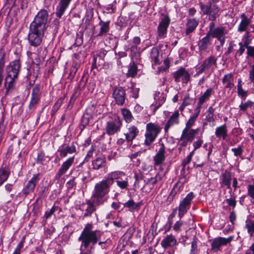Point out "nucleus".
<instances>
[{
	"label": "nucleus",
	"instance_id": "obj_1",
	"mask_svg": "<svg viewBox=\"0 0 254 254\" xmlns=\"http://www.w3.org/2000/svg\"><path fill=\"white\" fill-rule=\"evenodd\" d=\"M47 21L48 12L45 9H41L30 26L28 39L31 46L37 47L41 44L47 28Z\"/></svg>",
	"mask_w": 254,
	"mask_h": 254
},
{
	"label": "nucleus",
	"instance_id": "obj_2",
	"mask_svg": "<svg viewBox=\"0 0 254 254\" xmlns=\"http://www.w3.org/2000/svg\"><path fill=\"white\" fill-rule=\"evenodd\" d=\"M93 226L91 223H88L83 229L81 235L78 238V241H81V250L83 247L85 249H87L90 244H91L90 250H87L82 254H91V250L94 248V245L101 239L103 234L100 231H92Z\"/></svg>",
	"mask_w": 254,
	"mask_h": 254
},
{
	"label": "nucleus",
	"instance_id": "obj_3",
	"mask_svg": "<svg viewBox=\"0 0 254 254\" xmlns=\"http://www.w3.org/2000/svg\"><path fill=\"white\" fill-rule=\"evenodd\" d=\"M111 186L105 179L96 184L91 198L96 202L103 205L108 199L107 195L110 192Z\"/></svg>",
	"mask_w": 254,
	"mask_h": 254
},
{
	"label": "nucleus",
	"instance_id": "obj_4",
	"mask_svg": "<svg viewBox=\"0 0 254 254\" xmlns=\"http://www.w3.org/2000/svg\"><path fill=\"white\" fill-rule=\"evenodd\" d=\"M162 128L158 125L152 123H148L146 126L144 145H151L161 132Z\"/></svg>",
	"mask_w": 254,
	"mask_h": 254
},
{
	"label": "nucleus",
	"instance_id": "obj_5",
	"mask_svg": "<svg viewBox=\"0 0 254 254\" xmlns=\"http://www.w3.org/2000/svg\"><path fill=\"white\" fill-rule=\"evenodd\" d=\"M216 3H213L212 1L206 3H199L202 14L208 16V19L210 21L215 20L219 16V8Z\"/></svg>",
	"mask_w": 254,
	"mask_h": 254
},
{
	"label": "nucleus",
	"instance_id": "obj_6",
	"mask_svg": "<svg viewBox=\"0 0 254 254\" xmlns=\"http://www.w3.org/2000/svg\"><path fill=\"white\" fill-rule=\"evenodd\" d=\"M122 125V119L116 116L106 123L105 132L109 136L113 135L121 130Z\"/></svg>",
	"mask_w": 254,
	"mask_h": 254
},
{
	"label": "nucleus",
	"instance_id": "obj_7",
	"mask_svg": "<svg viewBox=\"0 0 254 254\" xmlns=\"http://www.w3.org/2000/svg\"><path fill=\"white\" fill-rule=\"evenodd\" d=\"M194 195L192 192L189 193L187 196L182 200L178 207V216L181 219L190 208L191 201Z\"/></svg>",
	"mask_w": 254,
	"mask_h": 254
},
{
	"label": "nucleus",
	"instance_id": "obj_8",
	"mask_svg": "<svg viewBox=\"0 0 254 254\" xmlns=\"http://www.w3.org/2000/svg\"><path fill=\"white\" fill-rule=\"evenodd\" d=\"M217 58L215 56L211 55L206 58L202 64L197 67L198 70L195 75H199L203 72L208 71L213 65H216Z\"/></svg>",
	"mask_w": 254,
	"mask_h": 254
},
{
	"label": "nucleus",
	"instance_id": "obj_9",
	"mask_svg": "<svg viewBox=\"0 0 254 254\" xmlns=\"http://www.w3.org/2000/svg\"><path fill=\"white\" fill-rule=\"evenodd\" d=\"M21 68V63L19 60H16L10 62L6 66V75L17 78Z\"/></svg>",
	"mask_w": 254,
	"mask_h": 254
},
{
	"label": "nucleus",
	"instance_id": "obj_10",
	"mask_svg": "<svg viewBox=\"0 0 254 254\" xmlns=\"http://www.w3.org/2000/svg\"><path fill=\"white\" fill-rule=\"evenodd\" d=\"M170 19L168 16L164 15L161 18L157 27V35L160 39L166 37L167 30L170 24Z\"/></svg>",
	"mask_w": 254,
	"mask_h": 254
},
{
	"label": "nucleus",
	"instance_id": "obj_11",
	"mask_svg": "<svg viewBox=\"0 0 254 254\" xmlns=\"http://www.w3.org/2000/svg\"><path fill=\"white\" fill-rule=\"evenodd\" d=\"M113 97L115 99V103L119 106H123L126 99L125 90L122 87H116L113 92Z\"/></svg>",
	"mask_w": 254,
	"mask_h": 254
},
{
	"label": "nucleus",
	"instance_id": "obj_12",
	"mask_svg": "<svg viewBox=\"0 0 254 254\" xmlns=\"http://www.w3.org/2000/svg\"><path fill=\"white\" fill-rule=\"evenodd\" d=\"M102 205L98 202H96L94 199L91 197L90 199L86 200L85 204H82L83 208L84 209V213L83 214V217H87L91 216V214L96 211L97 207Z\"/></svg>",
	"mask_w": 254,
	"mask_h": 254
},
{
	"label": "nucleus",
	"instance_id": "obj_13",
	"mask_svg": "<svg viewBox=\"0 0 254 254\" xmlns=\"http://www.w3.org/2000/svg\"><path fill=\"white\" fill-rule=\"evenodd\" d=\"M233 237L230 236L227 238L217 237L214 238L211 244V249L213 252H218L222 246L227 245L232 240Z\"/></svg>",
	"mask_w": 254,
	"mask_h": 254
},
{
	"label": "nucleus",
	"instance_id": "obj_14",
	"mask_svg": "<svg viewBox=\"0 0 254 254\" xmlns=\"http://www.w3.org/2000/svg\"><path fill=\"white\" fill-rule=\"evenodd\" d=\"M173 75L176 82H179L182 79L183 83H188L190 80V74L183 67L173 72Z\"/></svg>",
	"mask_w": 254,
	"mask_h": 254
},
{
	"label": "nucleus",
	"instance_id": "obj_15",
	"mask_svg": "<svg viewBox=\"0 0 254 254\" xmlns=\"http://www.w3.org/2000/svg\"><path fill=\"white\" fill-rule=\"evenodd\" d=\"M39 174L34 175L32 179L28 182L22 190V192L25 195H27L33 191L36 184L39 180Z\"/></svg>",
	"mask_w": 254,
	"mask_h": 254
},
{
	"label": "nucleus",
	"instance_id": "obj_16",
	"mask_svg": "<svg viewBox=\"0 0 254 254\" xmlns=\"http://www.w3.org/2000/svg\"><path fill=\"white\" fill-rule=\"evenodd\" d=\"M40 87L39 85L37 84L33 87L32 93V97L29 105V109L32 110L34 109L38 103L40 99Z\"/></svg>",
	"mask_w": 254,
	"mask_h": 254
},
{
	"label": "nucleus",
	"instance_id": "obj_17",
	"mask_svg": "<svg viewBox=\"0 0 254 254\" xmlns=\"http://www.w3.org/2000/svg\"><path fill=\"white\" fill-rule=\"evenodd\" d=\"M139 133L138 128L133 125L128 126L126 132L124 133L126 140L128 142H132Z\"/></svg>",
	"mask_w": 254,
	"mask_h": 254
},
{
	"label": "nucleus",
	"instance_id": "obj_18",
	"mask_svg": "<svg viewBox=\"0 0 254 254\" xmlns=\"http://www.w3.org/2000/svg\"><path fill=\"white\" fill-rule=\"evenodd\" d=\"M177 244V239L172 234L167 235L161 242L162 248L166 249L168 248H172Z\"/></svg>",
	"mask_w": 254,
	"mask_h": 254
},
{
	"label": "nucleus",
	"instance_id": "obj_19",
	"mask_svg": "<svg viewBox=\"0 0 254 254\" xmlns=\"http://www.w3.org/2000/svg\"><path fill=\"white\" fill-rule=\"evenodd\" d=\"M165 146L163 143H161L157 154L153 157L155 165L158 166L163 163L165 160Z\"/></svg>",
	"mask_w": 254,
	"mask_h": 254
},
{
	"label": "nucleus",
	"instance_id": "obj_20",
	"mask_svg": "<svg viewBox=\"0 0 254 254\" xmlns=\"http://www.w3.org/2000/svg\"><path fill=\"white\" fill-rule=\"evenodd\" d=\"M198 129H189L185 128L182 133L181 139H186L191 142L197 133Z\"/></svg>",
	"mask_w": 254,
	"mask_h": 254
},
{
	"label": "nucleus",
	"instance_id": "obj_21",
	"mask_svg": "<svg viewBox=\"0 0 254 254\" xmlns=\"http://www.w3.org/2000/svg\"><path fill=\"white\" fill-rule=\"evenodd\" d=\"M241 22L238 27V31L239 32L247 31L248 26L252 22V20L249 18L244 13L241 14Z\"/></svg>",
	"mask_w": 254,
	"mask_h": 254
},
{
	"label": "nucleus",
	"instance_id": "obj_22",
	"mask_svg": "<svg viewBox=\"0 0 254 254\" xmlns=\"http://www.w3.org/2000/svg\"><path fill=\"white\" fill-rule=\"evenodd\" d=\"M232 180L231 173L230 172L225 170L222 173L220 177V184L221 186H225L227 189H231V181Z\"/></svg>",
	"mask_w": 254,
	"mask_h": 254
},
{
	"label": "nucleus",
	"instance_id": "obj_23",
	"mask_svg": "<svg viewBox=\"0 0 254 254\" xmlns=\"http://www.w3.org/2000/svg\"><path fill=\"white\" fill-rule=\"evenodd\" d=\"M17 78H13L12 77L6 76L5 78L4 86L6 89L5 95L11 93L15 88V82Z\"/></svg>",
	"mask_w": 254,
	"mask_h": 254
},
{
	"label": "nucleus",
	"instance_id": "obj_24",
	"mask_svg": "<svg viewBox=\"0 0 254 254\" xmlns=\"http://www.w3.org/2000/svg\"><path fill=\"white\" fill-rule=\"evenodd\" d=\"M126 174L123 171H114L108 174V178L105 179L109 184L112 186L115 180H120L122 179V177H125Z\"/></svg>",
	"mask_w": 254,
	"mask_h": 254
},
{
	"label": "nucleus",
	"instance_id": "obj_25",
	"mask_svg": "<svg viewBox=\"0 0 254 254\" xmlns=\"http://www.w3.org/2000/svg\"><path fill=\"white\" fill-rule=\"evenodd\" d=\"M183 185L184 182H181L180 180L178 181L175 184L173 188L167 197V201L170 203L173 201L176 195L181 191V189L183 188Z\"/></svg>",
	"mask_w": 254,
	"mask_h": 254
},
{
	"label": "nucleus",
	"instance_id": "obj_26",
	"mask_svg": "<svg viewBox=\"0 0 254 254\" xmlns=\"http://www.w3.org/2000/svg\"><path fill=\"white\" fill-rule=\"evenodd\" d=\"M179 113L178 111H175L170 117L166 124L165 125L164 130L166 132H168L169 128L174 125L179 123Z\"/></svg>",
	"mask_w": 254,
	"mask_h": 254
},
{
	"label": "nucleus",
	"instance_id": "obj_27",
	"mask_svg": "<svg viewBox=\"0 0 254 254\" xmlns=\"http://www.w3.org/2000/svg\"><path fill=\"white\" fill-rule=\"evenodd\" d=\"M198 24V20L195 18L188 17L186 23V33L188 35L192 32Z\"/></svg>",
	"mask_w": 254,
	"mask_h": 254
},
{
	"label": "nucleus",
	"instance_id": "obj_28",
	"mask_svg": "<svg viewBox=\"0 0 254 254\" xmlns=\"http://www.w3.org/2000/svg\"><path fill=\"white\" fill-rule=\"evenodd\" d=\"M215 134L217 138L225 140L228 136V130L225 124L216 127Z\"/></svg>",
	"mask_w": 254,
	"mask_h": 254
},
{
	"label": "nucleus",
	"instance_id": "obj_29",
	"mask_svg": "<svg viewBox=\"0 0 254 254\" xmlns=\"http://www.w3.org/2000/svg\"><path fill=\"white\" fill-rule=\"evenodd\" d=\"M233 81L234 74L232 73H230L224 76L222 81L225 88L231 89L234 86Z\"/></svg>",
	"mask_w": 254,
	"mask_h": 254
},
{
	"label": "nucleus",
	"instance_id": "obj_30",
	"mask_svg": "<svg viewBox=\"0 0 254 254\" xmlns=\"http://www.w3.org/2000/svg\"><path fill=\"white\" fill-rule=\"evenodd\" d=\"M74 161V157L69 158L67 160L64 162L61 167L60 168L58 175L59 177H61L63 174L68 170L69 167L71 166Z\"/></svg>",
	"mask_w": 254,
	"mask_h": 254
},
{
	"label": "nucleus",
	"instance_id": "obj_31",
	"mask_svg": "<svg viewBox=\"0 0 254 254\" xmlns=\"http://www.w3.org/2000/svg\"><path fill=\"white\" fill-rule=\"evenodd\" d=\"M62 157H65L67 154H71L76 151V147L73 143L71 145H67L65 147L60 148L58 150Z\"/></svg>",
	"mask_w": 254,
	"mask_h": 254
},
{
	"label": "nucleus",
	"instance_id": "obj_32",
	"mask_svg": "<svg viewBox=\"0 0 254 254\" xmlns=\"http://www.w3.org/2000/svg\"><path fill=\"white\" fill-rule=\"evenodd\" d=\"M166 97L164 94L160 93L159 91H156L154 94L155 110L158 109L164 103Z\"/></svg>",
	"mask_w": 254,
	"mask_h": 254
},
{
	"label": "nucleus",
	"instance_id": "obj_33",
	"mask_svg": "<svg viewBox=\"0 0 254 254\" xmlns=\"http://www.w3.org/2000/svg\"><path fill=\"white\" fill-rule=\"evenodd\" d=\"M106 164V159L105 157H98L92 161L93 169L98 170L105 167Z\"/></svg>",
	"mask_w": 254,
	"mask_h": 254
},
{
	"label": "nucleus",
	"instance_id": "obj_34",
	"mask_svg": "<svg viewBox=\"0 0 254 254\" xmlns=\"http://www.w3.org/2000/svg\"><path fill=\"white\" fill-rule=\"evenodd\" d=\"M227 32L224 27H218L216 28L209 34V37L212 36L213 38L218 39L225 36Z\"/></svg>",
	"mask_w": 254,
	"mask_h": 254
},
{
	"label": "nucleus",
	"instance_id": "obj_35",
	"mask_svg": "<svg viewBox=\"0 0 254 254\" xmlns=\"http://www.w3.org/2000/svg\"><path fill=\"white\" fill-rule=\"evenodd\" d=\"M210 37L209 35L206 34V36L199 41L198 43V49L200 51L206 50L210 45Z\"/></svg>",
	"mask_w": 254,
	"mask_h": 254
},
{
	"label": "nucleus",
	"instance_id": "obj_36",
	"mask_svg": "<svg viewBox=\"0 0 254 254\" xmlns=\"http://www.w3.org/2000/svg\"><path fill=\"white\" fill-rule=\"evenodd\" d=\"M124 207L128 208L129 211H133L140 208V203H135L133 199H129L124 203Z\"/></svg>",
	"mask_w": 254,
	"mask_h": 254
},
{
	"label": "nucleus",
	"instance_id": "obj_37",
	"mask_svg": "<svg viewBox=\"0 0 254 254\" xmlns=\"http://www.w3.org/2000/svg\"><path fill=\"white\" fill-rule=\"evenodd\" d=\"M159 56V51L158 49L156 47L153 48L150 52V57L151 59V61L153 62L155 64H158L160 63Z\"/></svg>",
	"mask_w": 254,
	"mask_h": 254
},
{
	"label": "nucleus",
	"instance_id": "obj_38",
	"mask_svg": "<svg viewBox=\"0 0 254 254\" xmlns=\"http://www.w3.org/2000/svg\"><path fill=\"white\" fill-rule=\"evenodd\" d=\"M110 21L104 22L101 20L99 23L101 26L100 29V32L98 34L99 36H101L106 33H107L110 29L109 27Z\"/></svg>",
	"mask_w": 254,
	"mask_h": 254
},
{
	"label": "nucleus",
	"instance_id": "obj_39",
	"mask_svg": "<svg viewBox=\"0 0 254 254\" xmlns=\"http://www.w3.org/2000/svg\"><path fill=\"white\" fill-rule=\"evenodd\" d=\"M5 65V54H3L0 58V87L4 78V67Z\"/></svg>",
	"mask_w": 254,
	"mask_h": 254
},
{
	"label": "nucleus",
	"instance_id": "obj_40",
	"mask_svg": "<svg viewBox=\"0 0 254 254\" xmlns=\"http://www.w3.org/2000/svg\"><path fill=\"white\" fill-rule=\"evenodd\" d=\"M68 6V4L60 1L58 4V5L57 6V11L56 13L57 17H58L59 18H61V16L64 13L65 9L67 8Z\"/></svg>",
	"mask_w": 254,
	"mask_h": 254
},
{
	"label": "nucleus",
	"instance_id": "obj_41",
	"mask_svg": "<svg viewBox=\"0 0 254 254\" xmlns=\"http://www.w3.org/2000/svg\"><path fill=\"white\" fill-rule=\"evenodd\" d=\"M213 89L210 87L207 89L205 92L199 98L198 102L199 104H203V103L205 101V100H208L210 96L212 94Z\"/></svg>",
	"mask_w": 254,
	"mask_h": 254
},
{
	"label": "nucleus",
	"instance_id": "obj_42",
	"mask_svg": "<svg viewBox=\"0 0 254 254\" xmlns=\"http://www.w3.org/2000/svg\"><path fill=\"white\" fill-rule=\"evenodd\" d=\"M245 227L247 229L248 233L252 237L254 233V220L247 219L245 222Z\"/></svg>",
	"mask_w": 254,
	"mask_h": 254
},
{
	"label": "nucleus",
	"instance_id": "obj_43",
	"mask_svg": "<svg viewBox=\"0 0 254 254\" xmlns=\"http://www.w3.org/2000/svg\"><path fill=\"white\" fill-rule=\"evenodd\" d=\"M9 171L7 168H1L0 169V186H1L8 178Z\"/></svg>",
	"mask_w": 254,
	"mask_h": 254
},
{
	"label": "nucleus",
	"instance_id": "obj_44",
	"mask_svg": "<svg viewBox=\"0 0 254 254\" xmlns=\"http://www.w3.org/2000/svg\"><path fill=\"white\" fill-rule=\"evenodd\" d=\"M80 66V64L79 63L74 62H73L70 70V73L68 76V78L70 80H72L75 76L77 69Z\"/></svg>",
	"mask_w": 254,
	"mask_h": 254
},
{
	"label": "nucleus",
	"instance_id": "obj_45",
	"mask_svg": "<svg viewBox=\"0 0 254 254\" xmlns=\"http://www.w3.org/2000/svg\"><path fill=\"white\" fill-rule=\"evenodd\" d=\"M121 113L125 121L129 123L131 122L132 120V116L130 111L126 108H123L121 109Z\"/></svg>",
	"mask_w": 254,
	"mask_h": 254
},
{
	"label": "nucleus",
	"instance_id": "obj_46",
	"mask_svg": "<svg viewBox=\"0 0 254 254\" xmlns=\"http://www.w3.org/2000/svg\"><path fill=\"white\" fill-rule=\"evenodd\" d=\"M164 175H161L159 173H158L154 177H151L148 179L146 182V185H154L158 182L161 181L163 178Z\"/></svg>",
	"mask_w": 254,
	"mask_h": 254
},
{
	"label": "nucleus",
	"instance_id": "obj_47",
	"mask_svg": "<svg viewBox=\"0 0 254 254\" xmlns=\"http://www.w3.org/2000/svg\"><path fill=\"white\" fill-rule=\"evenodd\" d=\"M92 118L91 116L88 114L85 113L81 120V127H82L81 129H83L89 123L90 120Z\"/></svg>",
	"mask_w": 254,
	"mask_h": 254
},
{
	"label": "nucleus",
	"instance_id": "obj_48",
	"mask_svg": "<svg viewBox=\"0 0 254 254\" xmlns=\"http://www.w3.org/2000/svg\"><path fill=\"white\" fill-rule=\"evenodd\" d=\"M137 65L135 63H133L132 64L129 65V67L128 69V72L127 73L128 76L130 77H134L135 75L137 74Z\"/></svg>",
	"mask_w": 254,
	"mask_h": 254
},
{
	"label": "nucleus",
	"instance_id": "obj_49",
	"mask_svg": "<svg viewBox=\"0 0 254 254\" xmlns=\"http://www.w3.org/2000/svg\"><path fill=\"white\" fill-rule=\"evenodd\" d=\"M116 182L117 183V186L122 190L127 189L129 186L128 181L127 178H126L123 180H116Z\"/></svg>",
	"mask_w": 254,
	"mask_h": 254
},
{
	"label": "nucleus",
	"instance_id": "obj_50",
	"mask_svg": "<svg viewBox=\"0 0 254 254\" xmlns=\"http://www.w3.org/2000/svg\"><path fill=\"white\" fill-rule=\"evenodd\" d=\"M254 105V102L248 100L245 103L242 102L240 105L239 107L241 111L245 112L249 107H252Z\"/></svg>",
	"mask_w": 254,
	"mask_h": 254
},
{
	"label": "nucleus",
	"instance_id": "obj_51",
	"mask_svg": "<svg viewBox=\"0 0 254 254\" xmlns=\"http://www.w3.org/2000/svg\"><path fill=\"white\" fill-rule=\"evenodd\" d=\"M248 195L251 198V202L254 203V182L248 186Z\"/></svg>",
	"mask_w": 254,
	"mask_h": 254
},
{
	"label": "nucleus",
	"instance_id": "obj_52",
	"mask_svg": "<svg viewBox=\"0 0 254 254\" xmlns=\"http://www.w3.org/2000/svg\"><path fill=\"white\" fill-rule=\"evenodd\" d=\"M238 45L239 48L235 50V57H236L237 56H241L244 54L245 49L246 48L243 44H242V42L239 43Z\"/></svg>",
	"mask_w": 254,
	"mask_h": 254
},
{
	"label": "nucleus",
	"instance_id": "obj_53",
	"mask_svg": "<svg viewBox=\"0 0 254 254\" xmlns=\"http://www.w3.org/2000/svg\"><path fill=\"white\" fill-rule=\"evenodd\" d=\"M193 154L194 150H192L191 152L190 153V154L188 155L186 158L183 160L182 165L183 166V169L184 170L185 169L186 166L190 162Z\"/></svg>",
	"mask_w": 254,
	"mask_h": 254
},
{
	"label": "nucleus",
	"instance_id": "obj_54",
	"mask_svg": "<svg viewBox=\"0 0 254 254\" xmlns=\"http://www.w3.org/2000/svg\"><path fill=\"white\" fill-rule=\"evenodd\" d=\"M237 46V44L235 43L234 41H231L229 42V46L228 47L227 51L225 53V55L228 56L231 54L233 51H235L234 48Z\"/></svg>",
	"mask_w": 254,
	"mask_h": 254
},
{
	"label": "nucleus",
	"instance_id": "obj_55",
	"mask_svg": "<svg viewBox=\"0 0 254 254\" xmlns=\"http://www.w3.org/2000/svg\"><path fill=\"white\" fill-rule=\"evenodd\" d=\"M130 51L133 54V56L136 58H138L140 56V48L137 47L136 45H132L130 48Z\"/></svg>",
	"mask_w": 254,
	"mask_h": 254
},
{
	"label": "nucleus",
	"instance_id": "obj_56",
	"mask_svg": "<svg viewBox=\"0 0 254 254\" xmlns=\"http://www.w3.org/2000/svg\"><path fill=\"white\" fill-rule=\"evenodd\" d=\"M249 80L254 85V64L250 66L249 70Z\"/></svg>",
	"mask_w": 254,
	"mask_h": 254
},
{
	"label": "nucleus",
	"instance_id": "obj_57",
	"mask_svg": "<svg viewBox=\"0 0 254 254\" xmlns=\"http://www.w3.org/2000/svg\"><path fill=\"white\" fill-rule=\"evenodd\" d=\"M197 117L192 116L189 119L188 122L186 123V128L190 129V127L193 125L195 121L196 120Z\"/></svg>",
	"mask_w": 254,
	"mask_h": 254
},
{
	"label": "nucleus",
	"instance_id": "obj_58",
	"mask_svg": "<svg viewBox=\"0 0 254 254\" xmlns=\"http://www.w3.org/2000/svg\"><path fill=\"white\" fill-rule=\"evenodd\" d=\"M231 150L235 156H240L243 153L242 146H239L238 148H233Z\"/></svg>",
	"mask_w": 254,
	"mask_h": 254
},
{
	"label": "nucleus",
	"instance_id": "obj_59",
	"mask_svg": "<svg viewBox=\"0 0 254 254\" xmlns=\"http://www.w3.org/2000/svg\"><path fill=\"white\" fill-rule=\"evenodd\" d=\"M79 95V90L78 89H76L73 93L69 102V104L73 105L76 99Z\"/></svg>",
	"mask_w": 254,
	"mask_h": 254
},
{
	"label": "nucleus",
	"instance_id": "obj_60",
	"mask_svg": "<svg viewBox=\"0 0 254 254\" xmlns=\"http://www.w3.org/2000/svg\"><path fill=\"white\" fill-rule=\"evenodd\" d=\"M184 224V223L182 221H177L173 226V230L176 232H180L181 231V228Z\"/></svg>",
	"mask_w": 254,
	"mask_h": 254
},
{
	"label": "nucleus",
	"instance_id": "obj_61",
	"mask_svg": "<svg viewBox=\"0 0 254 254\" xmlns=\"http://www.w3.org/2000/svg\"><path fill=\"white\" fill-rule=\"evenodd\" d=\"M197 242L195 239H193V240L191 243V249L190 254H195V251L197 249Z\"/></svg>",
	"mask_w": 254,
	"mask_h": 254
},
{
	"label": "nucleus",
	"instance_id": "obj_62",
	"mask_svg": "<svg viewBox=\"0 0 254 254\" xmlns=\"http://www.w3.org/2000/svg\"><path fill=\"white\" fill-rule=\"evenodd\" d=\"M247 55V57L254 58V46L248 47Z\"/></svg>",
	"mask_w": 254,
	"mask_h": 254
},
{
	"label": "nucleus",
	"instance_id": "obj_63",
	"mask_svg": "<svg viewBox=\"0 0 254 254\" xmlns=\"http://www.w3.org/2000/svg\"><path fill=\"white\" fill-rule=\"evenodd\" d=\"M203 142V140L200 138H199L197 140L194 142L193 143L194 149L193 150L194 151L195 150L199 148L201 146Z\"/></svg>",
	"mask_w": 254,
	"mask_h": 254
},
{
	"label": "nucleus",
	"instance_id": "obj_64",
	"mask_svg": "<svg viewBox=\"0 0 254 254\" xmlns=\"http://www.w3.org/2000/svg\"><path fill=\"white\" fill-rule=\"evenodd\" d=\"M226 202L228 204L229 206H232L234 208L236 205V201L235 200L234 198L230 197L229 198L226 199Z\"/></svg>",
	"mask_w": 254,
	"mask_h": 254
}]
</instances>
